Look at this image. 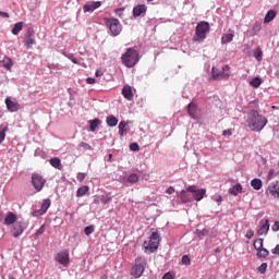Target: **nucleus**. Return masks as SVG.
Here are the masks:
<instances>
[{"mask_svg":"<svg viewBox=\"0 0 279 279\" xmlns=\"http://www.w3.org/2000/svg\"><path fill=\"white\" fill-rule=\"evenodd\" d=\"M16 223V214L9 211L4 218V226H14Z\"/></svg>","mask_w":279,"mask_h":279,"instance_id":"obj_15","label":"nucleus"},{"mask_svg":"<svg viewBox=\"0 0 279 279\" xmlns=\"http://www.w3.org/2000/svg\"><path fill=\"white\" fill-rule=\"evenodd\" d=\"M260 29H263V24H262L260 22H256V23L253 25L251 36H256V33H257V32H260Z\"/></svg>","mask_w":279,"mask_h":279,"instance_id":"obj_33","label":"nucleus"},{"mask_svg":"<svg viewBox=\"0 0 279 279\" xmlns=\"http://www.w3.org/2000/svg\"><path fill=\"white\" fill-rule=\"evenodd\" d=\"M271 254H279V244L271 250Z\"/></svg>","mask_w":279,"mask_h":279,"instance_id":"obj_60","label":"nucleus"},{"mask_svg":"<svg viewBox=\"0 0 279 279\" xmlns=\"http://www.w3.org/2000/svg\"><path fill=\"white\" fill-rule=\"evenodd\" d=\"M94 204L99 205V196H96V198H94Z\"/></svg>","mask_w":279,"mask_h":279,"instance_id":"obj_64","label":"nucleus"},{"mask_svg":"<svg viewBox=\"0 0 279 279\" xmlns=\"http://www.w3.org/2000/svg\"><path fill=\"white\" fill-rule=\"evenodd\" d=\"M100 202L104 205L110 204V202H112V196H110V194H104L100 196Z\"/></svg>","mask_w":279,"mask_h":279,"instance_id":"obj_35","label":"nucleus"},{"mask_svg":"<svg viewBox=\"0 0 279 279\" xmlns=\"http://www.w3.org/2000/svg\"><path fill=\"white\" fill-rule=\"evenodd\" d=\"M107 27H109L112 36H119L122 31L121 22L117 19H108L107 20Z\"/></svg>","mask_w":279,"mask_h":279,"instance_id":"obj_6","label":"nucleus"},{"mask_svg":"<svg viewBox=\"0 0 279 279\" xmlns=\"http://www.w3.org/2000/svg\"><path fill=\"white\" fill-rule=\"evenodd\" d=\"M267 194L271 195V197H275V198L279 199V184H278V182L271 183L268 186Z\"/></svg>","mask_w":279,"mask_h":279,"instance_id":"obj_14","label":"nucleus"},{"mask_svg":"<svg viewBox=\"0 0 279 279\" xmlns=\"http://www.w3.org/2000/svg\"><path fill=\"white\" fill-rule=\"evenodd\" d=\"M181 202L182 204H189L193 201V195L189 193V191H181L180 193Z\"/></svg>","mask_w":279,"mask_h":279,"instance_id":"obj_19","label":"nucleus"},{"mask_svg":"<svg viewBox=\"0 0 279 279\" xmlns=\"http://www.w3.org/2000/svg\"><path fill=\"white\" fill-rule=\"evenodd\" d=\"M197 236H206L208 234V230L203 229V230H196Z\"/></svg>","mask_w":279,"mask_h":279,"instance_id":"obj_49","label":"nucleus"},{"mask_svg":"<svg viewBox=\"0 0 279 279\" xmlns=\"http://www.w3.org/2000/svg\"><path fill=\"white\" fill-rule=\"evenodd\" d=\"M128 182H130L131 184H136V182H138V174L136 173L130 174L128 178Z\"/></svg>","mask_w":279,"mask_h":279,"instance_id":"obj_39","label":"nucleus"},{"mask_svg":"<svg viewBox=\"0 0 279 279\" xmlns=\"http://www.w3.org/2000/svg\"><path fill=\"white\" fill-rule=\"evenodd\" d=\"M101 124V121L99 119H94L92 121H89V130L90 132H95V130H97V128H99V125Z\"/></svg>","mask_w":279,"mask_h":279,"instance_id":"obj_29","label":"nucleus"},{"mask_svg":"<svg viewBox=\"0 0 279 279\" xmlns=\"http://www.w3.org/2000/svg\"><path fill=\"white\" fill-rule=\"evenodd\" d=\"M122 8H120V9H116V14H119V16H121V12H122Z\"/></svg>","mask_w":279,"mask_h":279,"instance_id":"obj_62","label":"nucleus"},{"mask_svg":"<svg viewBox=\"0 0 279 279\" xmlns=\"http://www.w3.org/2000/svg\"><path fill=\"white\" fill-rule=\"evenodd\" d=\"M252 236H254V230H248L246 232V239H252Z\"/></svg>","mask_w":279,"mask_h":279,"instance_id":"obj_58","label":"nucleus"},{"mask_svg":"<svg viewBox=\"0 0 279 279\" xmlns=\"http://www.w3.org/2000/svg\"><path fill=\"white\" fill-rule=\"evenodd\" d=\"M32 184L34 186L35 190H37V192L43 191V189H45V184H47V180H45V178H43V175L38 174V173H33L32 174Z\"/></svg>","mask_w":279,"mask_h":279,"instance_id":"obj_8","label":"nucleus"},{"mask_svg":"<svg viewBox=\"0 0 279 279\" xmlns=\"http://www.w3.org/2000/svg\"><path fill=\"white\" fill-rule=\"evenodd\" d=\"M210 32V24L206 21H202L196 25L195 28V36L193 37V40L196 43H202L206 40V36Z\"/></svg>","mask_w":279,"mask_h":279,"instance_id":"obj_3","label":"nucleus"},{"mask_svg":"<svg viewBox=\"0 0 279 279\" xmlns=\"http://www.w3.org/2000/svg\"><path fill=\"white\" fill-rule=\"evenodd\" d=\"M221 75L222 76H220V80H230V74L229 73L222 72Z\"/></svg>","mask_w":279,"mask_h":279,"instance_id":"obj_56","label":"nucleus"},{"mask_svg":"<svg viewBox=\"0 0 279 279\" xmlns=\"http://www.w3.org/2000/svg\"><path fill=\"white\" fill-rule=\"evenodd\" d=\"M138 51L134 48H129L125 53L121 56V62L128 69H132L138 64Z\"/></svg>","mask_w":279,"mask_h":279,"instance_id":"obj_2","label":"nucleus"},{"mask_svg":"<svg viewBox=\"0 0 279 279\" xmlns=\"http://www.w3.org/2000/svg\"><path fill=\"white\" fill-rule=\"evenodd\" d=\"M166 193L168 195H173L175 193V189H173V186H169L167 190H166Z\"/></svg>","mask_w":279,"mask_h":279,"instance_id":"obj_51","label":"nucleus"},{"mask_svg":"<svg viewBox=\"0 0 279 279\" xmlns=\"http://www.w3.org/2000/svg\"><path fill=\"white\" fill-rule=\"evenodd\" d=\"M49 163L51 165V167H53L54 169H59V171H62V161L60 160V158L58 157H53L49 160Z\"/></svg>","mask_w":279,"mask_h":279,"instance_id":"obj_21","label":"nucleus"},{"mask_svg":"<svg viewBox=\"0 0 279 279\" xmlns=\"http://www.w3.org/2000/svg\"><path fill=\"white\" fill-rule=\"evenodd\" d=\"M174 278V276H173V274H171V272H166L165 275H163V277H162V279H173Z\"/></svg>","mask_w":279,"mask_h":279,"instance_id":"obj_55","label":"nucleus"},{"mask_svg":"<svg viewBox=\"0 0 279 279\" xmlns=\"http://www.w3.org/2000/svg\"><path fill=\"white\" fill-rule=\"evenodd\" d=\"M253 246L256 250V252H257V250H262L263 248V239L262 238L256 239L253 243Z\"/></svg>","mask_w":279,"mask_h":279,"instance_id":"obj_38","label":"nucleus"},{"mask_svg":"<svg viewBox=\"0 0 279 279\" xmlns=\"http://www.w3.org/2000/svg\"><path fill=\"white\" fill-rule=\"evenodd\" d=\"M122 95L124 99H128V101H132V99H134V94L132 93V86L124 85L122 88Z\"/></svg>","mask_w":279,"mask_h":279,"instance_id":"obj_16","label":"nucleus"},{"mask_svg":"<svg viewBox=\"0 0 279 279\" xmlns=\"http://www.w3.org/2000/svg\"><path fill=\"white\" fill-rule=\"evenodd\" d=\"M276 19V11L269 10L264 19V23H271Z\"/></svg>","mask_w":279,"mask_h":279,"instance_id":"obj_28","label":"nucleus"},{"mask_svg":"<svg viewBox=\"0 0 279 279\" xmlns=\"http://www.w3.org/2000/svg\"><path fill=\"white\" fill-rule=\"evenodd\" d=\"M269 256V251L265 247L257 250V258H267Z\"/></svg>","mask_w":279,"mask_h":279,"instance_id":"obj_31","label":"nucleus"},{"mask_svg":"<svg viewBox=\"0 0 279 279\" xmlns=\"http://www.w3.org/2000/svg\"><path fill=\"white\" fill-rule=\"evenodd\" d=\"M50 206H51V199H49V198L45 199L41 204V208L38 210H35L33 213V217H40V216L45 215V213H47V210H49Z\"/></svg>","mask_w":279,"mask_h":279,"instance_id":"obj_11","label":"nucleus"},{"mask_svg":"<svg viewBox=\"0 0 279 279\" xmlns=\"http://www.w3.org/2000/svg\"><path fill=\"white\" fill-rule=\"evenodd\" d=\"M0 16H2V19H10V13L0 11Z\"/></svg>","mask_w":279,"mask_h":279,"instance_id":"obj_57","label":"nucleus"},{"mask_svg":"<svg viewBox=\"0 0 279 279\" xmlns=\"http://www.w3.org/2000/svg\"><path fill=\"white\" fill-rule=\"evenodd\" d=\"M222 136H232V129L225 130V131L222 132Z\"/></svg>","mask_w":279,"mask_h":279,"instance_id":"obj_54","label":"nucleus"},{"mask_svg":"<svg viewBox=\"0 0 279 279\" xmlns=\"http://www.w3.org/2000/svg\"><path fill=\"white\" fill-rule=\"evenodd\" d=\"M106 122H107V125H109V128H117L119 120L117 119V117L111 114L107 117Z\"/></svg>","mask_w":279,"mask_h":279,"instance_id":"obj_24","label":"nucleus"},{"mask_svg":"<svg viewBox=\"0 0 279 279\" xmlns=\"http://www.w3.org/2000/svg\"><path fill=\"white\" fill-rule=\"evenodd\" d=\"M76 178L78 182H84V180H86V173L80 172Z\"/></svg>","mask_w":279,"mask_h":279,"instance_id":"obj_50","label":"nucleus"},{"mask_svg":"<svg viewBox=\"0 0 279 279\" xmlns=\"http://www.w3.org/2000/svg\"><path fill=\"white\" fill-rule=\"evenodd\" d=\"M118 128L120 136H123V134H125V128H128V122L121 121Z\"/></svg>","mask_w":279,"mask_h":279,"instance_id":"obj_37","label":"nucleus"},{"mask_svg":"<svg viewBox=\"0 0 279 279\" xmlns=\"http://www.w3.org/2000/svg\"><path fill=\"white\" fill-rule=\"evenodd\" d=\"M24 43H25L27 49H32V47L34 46L36 40L33 37H26Z\"/></svg>","mask_w":279,"mask_h":279,"instance_id":"obj_40","label":"nucleus"},{"mask_svg":"<svg viewBox=\"0 0 279 279\" xmlns=\"http://www.w3.org/2000/svg\"><path fill=\"white\" fill-rule=\"evenodd\" d=\"M22 31H23V22H17L15 23L11 32L13 36H17L19 32H22Z\"/></svg>","mask_w":279,"mask_h":279,"instance_id":"obj_30","label":"nucleus"},{"mask_svg":"<svg viewBox=\"0 0 279 279\" xmlns=\"http://www.w3.org/2000/svg\"><path fill=\"white\" fill-rule=\"evenodd\" d=\"M159 244H160V234L158 233V231H153L149 236L148 243L147 241L144 242V247L145 250H148L150 254H153V252H156V250H158Z\"/></svg>","mask_w":279,"mask_h":279,"instance_id":"obj_5","label":"nucleus"},{"mask_svg":"<svg viewBox=\"0 0 279 279\" xmlns=\"http://www.w3.org/2000/svg\"><path fill=\"white\" fill-rule=\"evenodd\" d=\"M147 12V7L145 4H138L133 8V16H141V14H145Z\"/></svg>","mask_w":279,"mask_h":279,"instance_id":"obj_20","label":"nucleus"},{"mask_svg":"<svg viewBox=\"0 0 279 279\" xmlns=\"http://www.w3.org/2000/svg\"><path fill=\"white\" fill-rule=\"evenodd\" d=\"M45 225H43L34 234L35 239H38L41 234H45Z\"/></svg>","mask_w":279,"mask_h":279,"instance_id":"obj_43","label":"nucleus"},{"mask_svg":"<svg viewBox=\"0 0 279 279\" xmlns=\"http://www.w3.org/2000/svg\"><path fill=\"white\" fill-rule=\"evenodd\" d=\"M251 186L255 190V191H260V189H263V181L260 179H253L251 181Z\"/></svg>","mask_w":279,"mask_h":279,"instance_id":"obj_26","label":"nucleus"},{"mask_svg":"<svg viewBox=\"0 0 279 279\" xmlns=\"http://www.w3.org/2000/svg\"><path fill=\"white\" fill-rule=\"evenodd\" d=\"M54 260H57V263L59 265H62V267H69V265L71 264L69 251L63 250V251L59 252L57 254V256L54 257Z\"/></svg>","mask_w":279,"mask_h":279,"instance_id":"obj_9","label":"nucleus"},{"mask_svg":"<svg viewBox=\"0 0 279 279\" xmlns=\"http://www.w3.org/2000/svg\"><path fill=\"white\" fill-rule=\"evenodd\" d=\"M187 193H193L194 196H192L195 202H202V199H204V195H206V190L205 189H201L197 190V187L195 185H190L186 187Z\"/></svg>","mask_w":279,"mask_h":279,"instance_id":"obj_10","label":"nucleus"},{"mask_svg":"<svg viewBox=\"0 0 279 279\" xmlns=\"http://www.w3.org/2000/svg\"><path fill=\"white\" fill-rule=\"evenodd\" d=\"M86 82H87V84H95L96 80L93 77H87Z\"/></svg>","mask_w":279,"mask_h":279,"instance_id":"obj_59","label":"nucleus"},{"mask_svg":"<svg viewBox=\"0 0 279 279\" xmlns=\"http://www.w3.org/2000/svg\"><path fill=\"white\" fill-rule=\"evenodd\" d=\"M229 69H230V65H225V66L222 68V72L226 73V71H228Z\"/></svg>","mask_w":279,"mask_h":279,"instance_id":"obj_63","label":"nucleus"},{"mask_svg":"<svg viewBox=\"0 0 279 279\" xmlns=\"http://www.w3.org/2000/svg\"><path fill=\"white\" fill-rule=\"evenodd\" d=\"M95 75H96V77H101V75H104V73H101V71L97 70Z\"/></svg>","mask_w":279,"mask_h":279,"instance_id":"obj_61","label":"nucleus"},{"mask_svg":"<svg viewBox=\"0 0 279 279\" xmlns=\"http://www.w3.org/2000/svg\"><path fill=\"white\" fill-rule=\"evenodd\" d=\"M25 36L26 38H32V36H34V28H28Z\"/></svg>","mask_w":279,"mask_h":279,"instance_id":"obj_53","label":"nucleus"},{"mask_svg":"<svg viewBox=\"0 0 279 279\" xmlns=\"http://www.w3.org/2000/svg\"><path fill=\"white\" fill-rule=\"evenodd\" d=\"M271 229H272V232H278V231H279V221H276V222L272 225Z\"/></svg>","mask_w":279,"mask_h":279,"instance_id":"obj_52","label":"nucleus"},{"mask_svg":"<svg viewBox=\"0 0 279 279\" xmlns=\"http://www.w3.org/2000/svg\"><path fill=\"white\" fill-rule=\"evenodd\" d=\"M269 232V220L268 219H262L259 221V228L257 230L258 236H263Z\"/></svg>","mask_w":279,"mask_h":279,"instance_id":"obj_12","label":"nucleus"},{"mask_svg":"<svg viewBox=\"0 0 279 279\" xmlns=\"http://www.w3.org/2000/svg\"><path fill=\"white\" fill-rule=\"evenodd\" d=\"M25 230H27V225H25L24 221H17L11 227L10 233L12 236H14V239H19V236H21Z\"/></svg>","mask_w":279,"mask_h":279,"instance_id":"obj_7","label":"nucleus"},{"mask_svg":"<svg viewBox=\"0 0 279 279\" xmlns=\"http://www.w3.org/2000/svg\"><path fill=\"white\" fill-rule=\"evenodd\" d=\"M243 192V185H241V183H238L236 185L232 186L230 190H229V193L230 195H239V193H242Z\"/></svg>","mask_w":279,"mask_h":279,"instance_id":"obj_23","label":"nucleus"},{"mask_svg":"<svg viewBox=\"0 0 279 279\" xmlns=\"http://www.w3.org/2000/svg\"><path fill=\"white\" fill-rule=\"evenodd\" d=\"M187 112H189L190 117H192V119H195V117H197V105L191 102L187 106Z\"/></svg>","mask_w":279,"mask_h":279,"instance_id":"obj_22","label":"nucleus"},{"mask_svg":"<svg viewBox=\"0 0 279 279\" xmlns=\"http://www.w3.org/2000/svg\"><path fill=\"white\" fill-rule=\"evenodd\" d=\"M88 191H89V187L87 185H83L78 187V190L76 191V197H84V195H86Z\"/></svg>","mask_w":279,"mask_h":279,"instance_id":"obj_27","label":"nucleus"},{"mask_svg":"<svg viewBox=\"0 0 279 279\" xmlns=\"http://www.w3.org/2000/svg\"><path fill=\"white\" fill-rule=\"evenodd\" d=\"M2 62H3V66L7 69V71H12V66H14V62L12 61V58L4 57Z\"/></svg>","mask_w":279,"mask_h":279,"instance_id":"obj_25","label":"nucleus"},{"mask_svg":"<svg viewBox=\"0 0 279 279\" xmlns=\"http://www.w3.org/2000/svg\"><path fill=\"white\" fill-rule=\"evenodd\" d=\"M5 132H8V126L0 131V145L3 143V141H5Z\"/></svg>","mask_w":279,"mask_h":279,"instance_id":"obj_44","label":"nucleus"},{"mask_svg":"<svg viewBox=\"0 0 279 279\" xmlns=\"http://www.w3.org/2000/svg\"><path fill=\"white\" fill-rule=\"evenodd\" d=\"M130 149H131V151H140L141 146H138L136 143H131L130 144Z\"/></svg>","mask_w":279,"mask_h":279,"instance_id":"obj_47","label":"nucleus"},{"mask_svg":"<svg viewBox=\"0 0 279 279\" xmlns=\"http://www.w3.org/2000/svg\"><path fill=\"white\" fill-rule=\"evenodd\" d=\"M78 147H81L82 149H84V151H90L93 149V146H90V144L85 143V142H81L78 144Z\"/></svg>","mask_w":279,"mask_h":279,"instance_id":"obj_41","label":"nucleus"},{"mask_svg":"<svg viewBox=\"0 0 279 279\" xmlns=\"http://www.w3.org/2000/svg\"><path fill=\"white\" fill-rule=\"evenodd\" d=\"M147 267V259L143 256H140L135 259V264L131 269V276L134 278H141L145 272V268Z\"/></svg>","mask_w":279,"mask_h":279,"instance_id":"obj_4","label":"nucleus"},{"mask_svg":"<svg viewBox=\"0 0 279 279\" xmlns=\"http://www.w3.org/2000/svg\"><path fill=\"white\" fill-rule=\"evenodd\" d=\"M246 123L252 132H263L265 125H267L269 121L267 120V117L253 109L247 113Z\"/></svg>","mask_w":279,"mask_h":279,"instance_id":"obj_1","label":"nucleus"},{"mask_svg":"<svg viewBox=\"0 0 279 279\" xmlns=\"http://www.w3.org/2000/svg\"><path fill=\"white\" fill-rule=\"evenodd\" d=\"M97 8H101L100 1L86 3V4H84L83 10H84V12H95V10H97Z\"/></svg>","mask_w":279,"mask_h":279,"instance_id":"obj_17","label":"nucleus"},{"mask_svg":"<svg viewBox=\"0 0 279 279\" xmlns=\"http://www.w3.org/2000/svg\"><path fill=\"white\" fill-rule=\"evenodd\" d=\"M253 56L257 60V62H262L263 61V50L260 48H256L253 51Z\"/></svg>","mask_w":279,"mask_h":279,"instance_id":"obj_32","label":"nucleus"},{"mask_svg":"<svg viewBox=\"0 0 279 279\" xmlns=\"http://www.w3.org/2000/svg\"><path fill=\"white\" fill-rule=\"evenodd\" d=\"M234 40V31L229 29V33H226L221 37L222 45H228V43H232Z\"/></svg>","mask_w":279,"mask_h":279,"instance_id":"obj_18","label":"nucleus"},{"mask_svg":"<svg viewBox=\"0 0 279 279\" xmlns=\"http://www.w3.org/2000/svg\"><path fill=\"white\" fill-rule=\"evenodd\" d=\"M257 271H259V274H265V271H267V263H263L258 268Z\"/></svg>","mask_w":279,"mask_h":279,"instance_id":"obj_45","label":"nucleus"},{"mask_svg":"<svg viewBox=\"0 0 279 279\" xmlns=\"http://www.w3.org/2000/svg\"><path fill=\"white\" fill-rule=\"evenodd\" d=\"M5 106L9 112H19V110H21V105L10 98L5 99Z\"/></svg>","mask_w":279,"mask_h":279,"instance_id":"obj_13","label":"nucleus"},{"mask_svg":"<svg viewBox=\"0 0 279 279\" xmlns=\"http://www.w3.org/2000/svg\"><path fill=\"white\" fill-rule=\"evenodd\" d=\"M250 84L253 86V88H258L263 84V81L260 77H254L252 81H250Z\"/></svg>","mask_w":279,"mask_h":279,"instance_id":"obj_34","label":"nucleus"},{"mask_svg":"<svg viewBox=\"0 0 279 279\" xmlns=\"http://www.w3.org/2000/svg\"><path fill=\"white\" fill-rule=\"evenodd\" d=\"M214 80H221L223 71H219L218 69L213 68L211 70Z\"/></svg>","mask_w":279,"mask_h":279,"instance_id":"obj_36","label":"nucleus"},{"mask_svg":"<svg viewBox=\"0 0 279 279\" xmlns=\"http://www.w3.org/2000/svg\"><path fill=\"white\" fill-rule=\"evenodd\" d=\"M182 264L186 266L191 265V258L189 257V255L182 256Z\"/></svg>","mask_w":279,"mask_h":279,"instance_id":"obj_46","label":"nucleus"},{"mask_svg":"<svg viewBox=\"0 0 279 279\" xmlns=\"http://www.w3.org/2000/svg\"><path fill=\"white\" fill-rule=\"evenodd\" d=\"M84 232L86 234V236H90V234H93V232H95V226L90 225L85 227Z\"/></svg>","mask_w":279,"mask_h":279,"instance_id":"obj_42","label":"nucleus"},{"mask_svg":"<svg viewBox=\"0 0 279 279\" xmlns=\"http://www.w3.org/2000/svg\"><path fill=\"white\" fill-rule=\"evenodd\" d=\"M64 56H65V58L71 60V62H73L74 64H77V59L75 58V56H73V53H69V54H64Z\"/></svg>","mask_w":279,"mask_h":279,"instance_id":"obj_48","label":"nucleus"}]
</instances>
